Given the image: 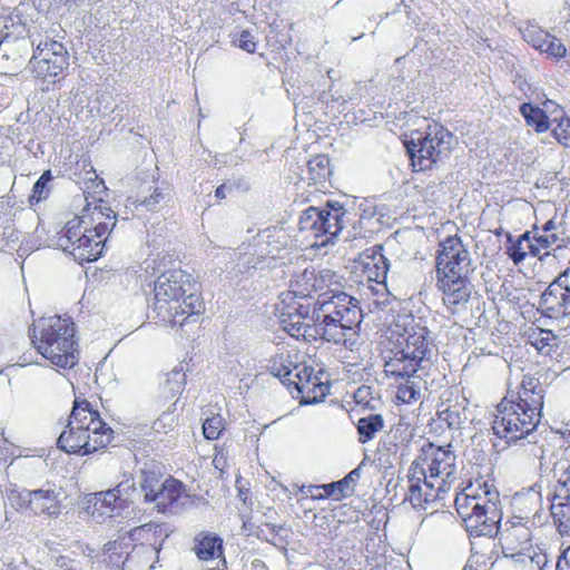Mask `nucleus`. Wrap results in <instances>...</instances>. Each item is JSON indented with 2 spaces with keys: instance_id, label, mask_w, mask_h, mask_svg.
Listing matches in <instances>:
<instances>
[{
  "instance_id": "obj_1",
  "label": "nucleus",
  "mask_w": 570,
  "mask_h": 570,
  "mask_svg": "<svg viewBox=\"0 0 570 570\" xmlns=\"http://www.w3.org/2000/svg\"><path fill=\"white\" fill-rule=\"evenodd\" d=\"M391 340L394 347L384 356V373L395 381H404L397 386L396 397L411 403L420 399L422 376L432 364L430 331L411 315L399 316Z\"/></svg>"
},
{
  "instance_id": "obj_2",
  "label": "nucleus",
  "mask_w": 570,
  "mask_h": 570,
  "mask_svg": "<svg viewBox=\"0 0 570 570\" xmlns=\"http://www.w3.org/2000/svg\"><path fill=\"white\" fill-rule=\"evenodd\" d=\"M342 287L343 277L336 272L330 268L315 271V293H320L313 305L315 333L328 343L353 350L363 313L358 301L342 292Z\"/></svg>"
},
{
  "instance_id": "obj_3",
  "label": "nucleus",
  "mask_w": 570,
  "mask_h": 570,
  "mask_svg": "<svg viewBox=\"0 0 570 570\" xmlns=\"http://www.w3.org/2000/svg\"><path fill=\"white\" fill-rule=\"evenodd\" d=\"M544 387L539 379L523 375L517 396H505L497 405L492 429L507 443L524 441L530 459L542 465L544 445L539 444L537 429L542 417Z\"/></svg>"
},
{
  "instance_id": "obj_4",
  "label": "nucleus",
  "mask_w": 570,
  "mask_h": 570,
  "mask_svg": "<svg viewBox=\"0 0 570 570\" xmlns=\"http://www.w3.org/2000/svg\"><path fill=\"white\" fill-rule=\"evenodd\" d=\"M116 224V213L101 199L94 207L88 203L82 215L70 219L59 233L57 245L79 264L94 262L101 256Z\"/></svg>"
},
{
  "instance_id": "obj_5",
  "label": "nucleus",
  "mask_w": 570,
  "mask_h": 570,
  "mask_svg": "<svg viewBox=\"0 0 570 570\" xmlns=\"http://www.w3.org/2000/svg\"><path fill=\"white\" fill-rule=\"evenodd\" d=\"M204 302L190 274L173 269L159 275L154 285L153 311L159 322L183 326L204 312Z\"/></svg>"
},
{
  "instance_id": "obj_6",
  "label": "nucleus",
  "mask_w": 570,
  "mask_h": 570,
  "mask_svg": "<svg viewBox=\"0 0 570 570\" xmlns=\"http://www.w3.org/2000/svg\"><path fill=\"white\" fill-rule=\"evenodd\" d=\"M473 271L471 254L461 237L449 236L441 242L436 256V286L443 293L444 304L453 313L471 296L470 275Z\"/></svg>"
},
{
  "instance_id": "obj_7",
  "label": "nucleus",
  "mask_w": 570,
  "mask_h": 570,
  "mask_svg": "<svg viewBox=\"0 0 570 570\" xmlns=\"http://www.w3.org/2000/svg\"><path fill=\"white\" fill-rule=\"evenodd\" d=\"M114 431L87 400H75L66 429L58 438V446L67 453L87 455L106 448Z\"/></svg>"
},
{
  "instance_id": "obj_8",
  "label": "nucleus",
  "mask_w": 570,
  "mask_h": 570,
  "mask_svg": "<svg viewBox=\"0 0 570 570\" xmlns=\"http://www.w3.org/2000/svg\"><path fill=\"white\" fill-rule=\"evenodd\" d=\"M454 505L471 535L498 534L502 511L500 494L493 484H470L455 494Z\"/></svg>"
},
{
  "instance_id": "obj_9",
  "label": "nucleus",
  "mask_w": 570,
  "mask_h": 570,
  "mask_svg": "<svg viewBox=\"0 0 570 570\" xmlns=\"http://www.w3.org/2000/svg\"><path fill=\"white\" fill-rule=\"evenodd\" d=\"M75 332L70 318L41 317L33 324L32 344L52 365L71 368L77 363Z\"/></svg>"
},
{
  "instance_id": "obj_10",
  "label": "nucleus",
  "mask_w": 570,
  "mask_h": 570,
  "mask_svg": "<svg viewBox=\"0 0 570 570\" xmlns=\"http://www.w3.org/2000/svg\"><path fill=\"white\" fill-rule=\"evenodd\" d=\"M456 142L451 131L434 122L425 131L416 132L415 137L405 140L407 154L414 170L432 169L439 163L448 159Z\"/></svg>"
},
{
  "instance_id": "obj_11",
  "label": "nucleus",
  "mask_w": 570,
  "mask_h": 570,
  "mask_svg": "<svg viewBox=\"0 0 570 570\" xmlns=\"http://www.w3.org/2000/svg\"><path fill=\"white\" fill-rule=\"evenodd\" d=\"M354 216L338 202H327L324 208L311 206L303 210L298 228L302 233H307L316 239L324 237L320 245H326L338 237L343 229L352 223Z\"/></svg>"
},
{
  "instance_id": "obj_12",
  "label": "nucleus",
  "mask_w": 570,
  "mask_h": 570,
  "mask_svg": "<svg viewBox=\"0 0 570 570\" xmlns=\"http://www.w3.org/2000/svg\"><path fill=\"white\" fill-rule=\"evenodd\" d=\"M139 484L145 502L154 503L161 513L171 512L184 493L181 482L173 478L161 480L160 475L151 471L141 472Z\"/></svg>"
},
{
  "instance_id": "obj_13",
  "label": "nucleus",
  "mask_w": 570,
  "mask_h": 570,
  "mask_svg": "<svg viewBox=\"0 0 570 570\" xmlns=\"http://www.w3.org/2000/svg\"><path fill=\"white\" fill-rule=\"evenodd\" d=\"M556 484L550 511L561 535H570V460L561 459L553 464Z\"/></svg>"
},
{
  "instance_id": "obj_14",
  "label": "nucleus",
  "mask_w": 570,
  "mask_h": 570,
  "mask_svg": "<svg viewBox=\"0 0 570 570\" xmlns=\"http://www.w3.org/2000/svg\"><path fill=\"white\" fill-rule=\"evenodd\" d=\"M455 460L450 446L444 449L429 443L422 448V453L412 465H417V469L425 468L428 475L444 483V490L449 492L456 480Z\"/></svg>"
},
{
  "instance_id": "obj_15",
  "label": "nucleus",
  "mask_w": 570,
  "mask_h": 570,
  "mask_svg": "<svg viewBox=\"0 0 570 570\" xmlns=\"http://www.w3.org/2000/svg\"><path fill=\"white\" fill-rule=\"evenodd\" d=\"M69 66L65 46L56 40L40 41L29 61V68L37 78L57 77Z\"/></svg>"
},
{
  "instance_id": "obj_16",
  "label": "nucleus",
  "mask_w": 570,
  "mask_h": 570,
  "mask_svg": "<svg viewBox=\"0 0 570 570\" xmlns=\"http://www.w3.org/2000/svg\"><path fill=\"white\" fill-rule=\"evenodd\" d=\"M444 483L436 479H431L425 468L411 465L410 474L407 476V492L405 500H407L414 509H428V505L441 501L448 493L444 490Z\"/></svg>"
},
{
  "instance_id": "obj_17",
  "label": "nucleus",
  "mask_w": 570,
  "mask_h": 570,
  "mask_svg": "<svg viewBox=\"0 0 570 570\" xmlns=\"http://www.w3.org/2000/svg\"><path fill=\"white\" fill-rule=\"evenodd\" d=\"M279 323L282 328L295 338L322 336L315 333L313 308L307 303L288 301L279 303Z\"/></svg>"
},
{
  "instance_id": "obj_18",
  "label": "nucleus",
  "mask_w": 570,
  "mask_h": 570,
  "mask_svg": "<svg viewBox=\"0 0 570 570\" xmlns=\"http://www.w3.org/2000/svg\"><path fill=\"white\" fill-rule=\"evenodd\" d=\"M499 541L504 558L517 561L524 552L532 550L531 531L522 522H513L501 527L499 524Z\"/></svg>"
},
{
  "instance_id": "obj_19",
  "label": "nucleus",
  "mask_w": 570,
  "mask_h": 570,
  "mask_svg": "<svg viewBox=\"0 0 570 570\" xmlns=\"http://www.w3.org/2000/svg\"><path fill=\"white\" fill-rule=\"evenodd\" d=\"M14 499L19 508L35 514L57 515L60 512L58 493L53 489L22 490Z\"/></svg>"
},
{
  "instance_id": "obj_20",
  "label": "nucleus",
  "mask_w": 570,
  "mask_h": 570,
  "mask_svg": "<svg viewBox=\"0 0 570 570\" xmlns=\"http://www.w3.org/2000/svg\"><path fill=\"white\" fill-rule=\"evenodd\" d=\"M291 242V236L284 227L273 226L261 232L254 243L257 256L275 258Z\"/></svg>"
},
{
  "instance_id": "obj_21",
  "label": "nucleus",
  "mask_w": 570,
  "mask_h": 570,
  "mask_svg": "<svg viewBox=\"0 0 570 570\" xmlns=\"http://www.w3.org/2000/svg\"><path fill=\"white\" fill-rule=\"evenodd\" d=\"M539 306L549 317L570 316V293L554 279L542 293Z\"/></svg>"
},
{
  "instance_id": "obj_22",
  "label": "nucleus",
  "mask_w": 570,
  "mask_h": 570,
  "mask_svg": "<svg viewBox=\"0 0 570 570\" xmlns=\"http://www.w3.org/2000/svg\"><path fill=\"white\" fill-rule=\"evenodd\" d=\"M315 293V269L305 268L299 273H295L289 283V291L282 293L279 298L282 303L288 301L301 302L312 297Z\"/></svg>"
},
{
  "instance_id": "obj_23",
  "label": "nucleus",
  "mask_w": 570,
  "mask_h": 570,
  "mask_svg": "<svg viewBox=\"0 0 570 570\" xmlns=\"http://www.w3.org/2000/svg\"><path fill=\"white\" fill-rule=\"evenodd\" d=\"M292 379L293 381L288 382L287 387L291 389L293 386L295 390H297V392L302 394V397L305 399L306 403L315 401L317 395H314L311 399L309 396L304 395L305 392H315V390L317 389L320 390L321 396L325 395L324 390L326 387H324L320 379L316 375H314V370L311 366H307L305 364L294 365Z\"/></svg>"
},
{
  "instance_id": "obj_24",
  "label": "nucleus",
  "mask_w": 570,
  "mask_h": 570,
  "mask_svg": "<svg viewBox=\"0 0 570 570\" xmlns=\"http://www.w3.org/2000/svg\"><path fill=\"white\" fill-rule=\"evenodd\" d=\"M522 35L523 39L540 52L553 58H562L567 53L566 47L559 39L541 29L527 28Z\"/></svg>"
},
{
  "instance_id": "obj_25",
  "label": "nucleus",
  "mask_w": 570,
  "mask_h": 570,
  "mask_svg": "<svg viewBox=\"0 0 570 570\" xmlns=\"http://www.w3.org/2000/svg\"><path fill=\"white\" fill-rule=\"evenodd\" d=\"M88 509H91L90 513L95 519L119 515L122 508L114 491L110 490L94 493L88 500Z\"/></svg>"
},
{
  "instance_id": "obj_26",
  "label": "nucleus",
  "mask_w": 570,
  "mask_h": 570,
  "mask_svg": "<svg viewBox=\"0 0 570 570\" xmlns=\"http://www.w3.org/2000/svg\"><path fill=\"white\" fill-rule=\"evenodd\" d=\"M362 465L363 463L352 470L345 478L340 481L323 484L322 488L323 491H325L324 497H331L334 500H341L352 495L354 493L355 485L361 478Z\"/></svg>"
},
{
  "instance_id": "obj_27",
  "label": "nucleus",
  "mask_w": 570,
  "mask_h": 570,
  "mask_svg": "<svg viewBox=\"0 0 570 570\" xmlns=\"http://www.w3.org/2000/svg\"><path fill=\"white\" fill-rule=\"evenodd\" d=\"M186 383V374L183 368H174L166 373L159 383V396L164 401H169L181 394Z\"/></svg>"
},
{
  "instance_id": "obj_28",
  "label": "nucleus",
  "mask_w": 570,
  "mask_h": 570,
  "mask_svg": "<svg viewBox=\"0 0 570 570\" xmlns=\"http://www.w3.org/2000/svg\"><path fill=\"white\" fill-rule=\"evenodd\" d=\"M508 243L507 253L514 264L521 263L527 255L539 257V249L535 247L533 237H530V232L519 236L515 240L509 236Z\"/></svg>"
},
{
  "instance_id": "obj_29",
  "label": "nucleus",
  "mask_w": 570,
  "mask_h": 570,
  "mask_svg": "<svg viewBox=\"0 0 570 570\" xmlns=\"http://www.w3.org/2000/svg\"><path fill=\"white\" fill-rule=\"evenodd\" d=\"M332 175L330 159L325 155H316L307 163V179L314 185L325 186Z\"/></svg>"
},
{
  "instance_id": "obj_30",
  "label": "nucleus",
  "mask_w": 570,
  "mask_h": 570,
  "mask_svg": "<svg viewBox=\"0 0 570 570\" xmlns=\"http://www.w3.org/2000/svg\"><path fill=\"white\" fill-rule=\"evenodd\" d=\"M529 342L539 353L551 356L559 347V337L551 330H537L529 335Z\"/></svg>"
},
{
  "instance_id": "obj_31",
  "label": "nucleus",
  "mask_w": 570,
  "mask_h": 570,
  "mask_svg": "<svg viewBox=\"0 0 570 570\" xmlns=\"http://www.w3.org/2000/svg\"><path fill=\"white\" fill-rule=\"evenodd\" d=\"M382 247H379L373 252L371 256H368V262L365 263V272L367 273V277L370 281H374L376 283H383L386 278L389 272V261L382 254Z\"/></svg>"
},
{
  "instance_id": "obj_32",
  "label": "nucleus",
  "mask_w": 570,
  "mask_h": 570,
  "mask_svg": "<svg viewBox=\"0 0 570 570\" xmlns=\"http://www.w3.org/2000/svg\"><path fill=\"white\" fill-rule=\"evenodd\" d=\"M520 112L524 117L527 125L533 127L538 132L548 130V116L539 107L524 102L520 106Z\"/></svg>"
},
{
  "instance_id": "obj_33",
  "label": "nucleus",
  "mask_w": 570,
  "mask_h": 570,
  "mask_svg": "<svg viewBox=\"0 0 570 570\" xmlns=\"http://www.w3.org/2000/svg\"><path fill=\"white\" fill-rule=\"evenodd\" d=\"M384 421L382 415L372 414L365 417H361L357 422L358 440L361 443L371 441L376 432L383 429Z\"/></svg>"
},
{
  "instance_id": "obj_34",
  "label": "nucleus",
  "mask_w": 570,
  "mask_h": 570,
  "mask_svg": "<svg viewBox=\"0 0 570 570\" xmlns=\"http://www.w3.org/2000/svg\"><path fill=\"white\" fill-rule=\"evenodd\" d=\"M200 560H210L222 557V540L218 537H204L195 547Z\"/></svg>"
},
{
  "instance_id": "obj_35",
  "label": "nucleus",
  "mask_w": 570,
  "mask_h": 570,
  "mask_svg": "<svg viewBox=\"0 0 570 570\" xmlns=\"http://www.w3.org/2000/svg\"><path fill=\"white\" fill-rule=\"evenodd\" d=\"M535 247L539 249V257L542 255H549V249L557 250L564 246V238L560 237L556 233L537 234L533 236Z\"/></svg>"
},
{
  "instance_id": "obj_36",
  "label": "nucleus",
  "mask_w": 570,
  "mask_h": 570,
  "mask_svg": "<svg viewBox=\"0 0 570 570\" xmlns=\"http://www.w3.org/2000/svg\"><path fill=\"white\" fill-rule=\"evenodd\" d=\"M293 370H294V365H293V362L291 361V356L287 354V355H284V354H281V355H277L274 361H273V364L271 366V372L274 376L278 377L281 380V382L287 386L288 382H292L293 379Z\"/></svg>"
},
{
  "instance_id": "obj_37",
  "label": "nucleus",
  "mask_w": 570,
  "mask_h": 570,
  "mask_svg": "<svg viewBox=\"0 0 570 570\" xmlns=\"http://www.w3.org/2000/svg\"><path fill=\"white\" fill-rule=\"evenodd\" d=\"M523 570H543L548 564V558L544 553H537L529 550L514 561Z\"/></svg>"
},
{
  "instance_id": "obj_38",
  "label": "nucleus",
  "mask_w": 570,
  "mask_h": 570,
  "mask_svg": "<svg viewBox=\"0 0 570 570\" xmlns=\"http://www.w3.org/2000/svg\"><path fill=\"white\" fill-rule=\"evenodd\" d=\"M523 570H543L548 564V558L544 553H537L529 550L514 561Z\"/></svg>"
},
{
  "instance_id": "obj_39",
  "label": "nucleus",
  "mask_w": 570,
  "mask_h": 570,
  "mask_svg": "<svg viewBox=\"0 0 570 570\" xmlns=\"http://www.w3.org/2000/svg\"><path fill=\"white\" fill-rule=\"evenodd\" d=\"M266 258H261L257 256V247L253 245L248 246V250L239 254L237 258L236 266L240 273H246L250 269L258 268V265L262 264Z\"/></svg>"
},
{
  "instance_id": "obj_40",
  "label": "nucleus",
  "mask_w": 570,
  "mask_h": 570,
  "mask_svg": "<svg viewBox=\"0 0 570 570\" xmlns=\"http://www.w3.org/2000/svg\"><path fill=\"white\" fill-rule=\"evenodd\" d=\"M52 180L51 170H46L39 177V179L35 183L32 188V194L30 196V202L39 203L42 199H46L49 195L48 184Z\"/></svg>"
},
{
  "instance_id": "obj_41",
  "label": "nucleus",
  "mask_w": 570,
  "mask_h": 570,
  "mask_svg": "<svg viewBox=\"0 0 570 570\" xmlns=\"http://www.w3.org/2000/svg\"><path fill=\"white\" fill-rule=\"evenodd\" d=\"M224 430V419L220 415L207 417L203 423V434L207 440H217Z\"/></svg>"
},
{
  "instance_id": "obj_42",
  "label": "nucleus",
  "mask_w": 570,
  "mask_h": 570,
  "mask_svg": "<svg viewBox=\"0 0 570 570\" xmlns=\"http://www.w3.org/2000/svg\"><path fill=\"white\" fill-rule=\"evenodd\" d=\"M114 491L117 500L124 505L130 500L131 493L135 491V481L131 478H126L119 482L115 488L109 489Z\"/></svg>"
},
{
  "instance_id": "obj_43",
  "label": "nucleus",
  "mask_w": 570,
  "mask_h": 570,
  "mask_svg": "<svg viewBox=\"0 0 570 570\" xmlns=\"http://www.w3.org/2000/svg\"><path fill=\"white\" fill-rule=\"evenodd\" d=\"M122 550V542L118 541H109L105 544V551L108 554L109 561L117 567L121 564H125L126 561L129 559V553L126 554V558L121 560V552Z\"/></svg>"
},
{
  "instance_id": "obj_44",
  "label": "nucleus",
  "mask_w": 570,
  "mask_h": 570,
  "mask_svg": "<svg viewBox=\"0 0 570 570\" xmlns=\"http://www.w3.org/2000/svg\"><path fill=\"white\" fill-rule=\"evenodd\" d=\"M553 132L559 140L566 147L570 148V118L569 117H560L557 127L553 129Z\"/></svg>"
},
{
  "instance_id": "obj_45",
  "label": "nucleus",
  "mask_w": 570,
  "mask_h": 570,
  "mask_svg": "<svg viewBox=\"0 0 570 570\" xmlns=\"http://www.w3.org/2000/svg\"><path fill=\"white\" fill-rule=\"evenodd\" d=\"M354 400L357 404L364 405L366 407L373 409V402L376 400L373 395V390L371 386L362 385L357 387L354 392Z\"/></svg>"
},
{
  "instance_id": "obj_46",
  "label": "nucleus",
  "mask_w": 570,
  "mask_h": 570,
  "mask_svg": "<svg viewBox=\"0 0 570 570\" xmlns=\"http://www.w3.org/2000/svg\"><path fill=\"white\" fill-rule=\"evenodd\" d=\"M166 195L167 194L164 193V189L156 187L149 197H146L140 202V205L147 210H154L161 202L165 200Z\"/></svg>"
},
{
  "instance_id": "obj_47",
  "label": "nucleus",
  "mask_w": 570,
  "mask_h": 570,
  "mask_svg": "<svg viewBox=\"0 0 570 570\" xmlns=\"http://www.w3.org/2000/svg\"><path fill=\"white\" fill-rule=\"evenodd\" d=\"M238 46L243 50L253 53L256 50V41L255 37L248 31L244 30L242 31L239 39H238Z\"/></svg>"
},
{
  "instance_id": "obj_48",
  "label": "nucleus",
  "mask_w": 570,
  "mask_h": 570,
  "mask_svg": "<svg viewBox=\"0 0 570 570\" xmlns=\"http://www.w3.org/2000/svg\"><path fill=\"white\" fill-rule=\"evenodd\" d=\"M556 570H570V547L566 549L559 558Z\"/></svg>"
},
{
  "instance_id": "obj_49",
  "label": "nucleus",
  "mask_w": 570,
  "mask_h": 570,
  "mask_svg": "<svg viewBox=\"0 0 570 570\" xmlns=\"http://www.w3.org/2000/svg\"><path fill=\"white\" fill-rule=\"evenodd\" d=\"M556 281L562 284L566 287V291L570 293V267L567 268L563 273H561Z\"/></svg>"
},
{
  "instance_id": "obj_50",
  "label": "nucleus",
  "mask_w": 570,
  "mask_h": 570,
  "mask_svg": "<svg viewBox=\"0 0 570 570\" xmlns=\"http://www.w3.org/2000/svg\"><path fill=\"white\" fill-rule=\"evenodd\" d=\"M153 528H154L153 524H144L141 527H137L130 531V537L132 539H137L142 532L151 531Z\"/></svg>"
},
{
  "instance_id": "obj_51",
  "label": "nucleus",
  "mask_w": 570,
  "mask_h": 570,
  "mask_svg": "<svg viewBox=\"0 0 570 570\" xmlns=\"http://www.w3.org/2000/svg\"><path fill=\"white\" fill-rule=\"evenodd\" d=\"M321 490H323L322 485L309 487L308 492H309L311 497L314 499H325L326 497H322V495H325V492L320 493Z\"/></svg>"
},
{
  "instance_id": "obj_52",
  "label": "nucleus",
  "mask_w": 570,
  "mask_h": 570,
  "mask_svg": "<svg viewBox=\"0 0 570 570\" xmlns=\"http://www.w3.org/2000/svg\"><path fill=\"white\" fill-rule=\"evenodd\" d=\"M228 188V186L226 184H223L220 186L217 187L216 191H215V196L218 198V199H224L226 197V193L225 190Z\"/></svg>"
},
{
  "instance_id": "obj_53",
  "label": "nucleus",
  "mask_w": 570,
  "mask_h": 570,
  "mask_svg": "<svg viewBox=\"0 0 570 570\" xmlns=\"http://www.w3.org/2000/svg\"><path fill=\"white\" fill-rule=\"evenodd\" d=\"M556 228V224L553 220H548L543 228H542V233L543 234H547V233H554L553 229Z\"/></svg>"
},
{
  "instance_id": "obj_54",
  "label": "nucleus",
  "mask_w": 570,
  "mask_h": 570,
  "mask_svg": "<svg viewBox=\"0 0 570 570\" xmlns=\"http://www.w3.org/2000/svg\"><path fill=\"white\" fill-rule=\"evenodd\" d=\"M356 236H357V233H356V232H354V233L348 232L347 238H350V237H356Z\"/></svg>"
},
{
  "instance_id": "obj_55",
  "label": "nucleus",
  "mask_w": 570,
  "mask_h": 570,
  "mask_svg": "<svg viewBox=\"0 0 570 570\" xmlns=\"http://www.w3.org/2000/svg\"><path fill=\"white\" fill-rule=\"evenodd\" d=\"M66 570H73V569H66Z\"/></svg>"
}]
</instances>
